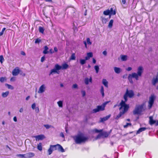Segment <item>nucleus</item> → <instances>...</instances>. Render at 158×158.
<instances>
[{"mask_svg":"<svg viewBox=\"0 0 158 158\" xmlns=\"http://www.w3.org/2000/svg\"><path fill=\"white\" fill-rule=\"evenodd\" d=\"M143 71V68L142 66H139L137 68V73H133L129 74L128 77V79L130 82L133 83L132 78H135L137 81L138 80L139 77H141Z\"/></svg>","mask_w":158,"mask_h":158,"instance_id":"f257e3e1","label":"nucleus"},{"mask_svg":"<svg viewBox=\"0 0 158 158\" xmlns=\"http://www.w3.org/2000/svg\"><path fill=\"white\" fill-rule=\"evenodd\" d=\"M75 143L77 144H81L85 143L88 139L87 137L85 136L82 134H79L73 137Z\"/></svg>","mask_w":158,"mask_h":158,"instance_id":"f03ea898","label":"nucleus"},{"mask_svg":"<svg viewBox=\"0 0 158 158\" xmlns=\"http://www.w3.org/2000/svg\"><path fill=\"white\" fill-rule=\"evenodd\" d=\"M145 109V103H143L141 105H137L133 111L134 114H140Z\"/></svg>","mask_w":158,"mask_h":158,"instance_id":"7ed1b4c3","label":"nucleus"},{"mask_svg":"<svg viewBox=\"0 0 158 158\" xmlns=\"http://www.w3.org/2000/svg\"><path fill=\"white\" fill-rule=\"evenodd\" d=\"M126 102L125 101L122 100L119 105L120 112H122L123 114L127 111L129 108V105L125 103Z\"/></svg>","mask_w":158,"mask_h":158,"instance_id":"20e7f679","label":"nucleus"},{"mask_svg":"<svg viewBox=\"0 0 158 158\" xmlns=\"http://www.w3.org/2000/svg\"><path fill=\"white\" fill-rule=\"evenodd\" d=\"M134 95V94L133 91L131 90H128L127 89L126 92L124 96V98L125 102H127V100L128 97L130 98L132 97Z\"/></svg>","mask_w":158,"mask_h":158,"instance_id":"39448f33","label":"nucleus"},{"mask_svg":"<svg viewBox=\"0 0 158 158\" xmlns=\"http://www.w3.org/2000/svg\"><path fill=\"white\" fill-rule=\"evenodd\" d=\"M60 69H61L60 66L57 64H56L55 65V68L51 70L49 75H53L56 73L59 74V72L58 71Z\"/></svg>","mask_w":158,"mask_h":158,"instance_id":"423d86ee","label":"nucleus"},{"mask_svg":"<svg viewBox=\"0 0 158 158\" xmlns=\"http://www.w3.org/2000/svg\"><path fill=\"white\" fill-rule=\"evenodd\" d=\"M155 98L156 97L154 94L152 95L149 97L148 102V107L149 109H150L152 108V105L154 103Z\"/></svg>","mask_w":158,"mask_h":158,"instance_id":"0eeeda50","label":"nucleus"},{"mask_svg":"<svg viewBox=\"0 0 158 158\" xmlns=\"http://www.w3.org/2000/svg\"><path fill=\"white\" fill-rule=\"evenodd\" d=\"M104 110V106H98L97 107L93 110V113H96L100 111H102Z\"/></svg>","mask_w":158,"mask_h":158,"instance_id":"6e6552de","label":"nucleus"},{"mask_svg":"<svg viewBox=\"0 0 158 158\" xmlns=\"http://www.w3.org/2000/svg\"><path fill=\"white\" fill-rule=\"evenodd\" d=\"M46 90V86L45 85H42L39 88L38 93L39 94H42Z\"/></svg>","mask_w":158,"mask_h":158,"instance_id":"1a4fd4ad","label":"nucleus"},{"mask_svg":"<svg viewBox=\"0 0 158 158\" xmlns=\"http://www.w3.org/2000/svg\"><path fill=\"white\" fill-rule=\"evenodd\" d=\"M149 123L151 125H153L154 123L156 124V126L158 125V121L156 122L155 120H154L153 119V118L152 116H150L149 117Z\"/></svg>","mask_w":158,"mask_h":158,"instance_id":"9d476101","label":"nucleus"},{"mask_svg":"<svg viewBox=\"0 0 158 158\" xmlns=\"http://www.w3.org/2000/svg\"><path fill=\"white\" fill-rule=\"evenodd\" d=\"M20 71L19 68L16 67L13 70L12 73L13 76H16L18 75Z\"/></svg>","mask_w":158,"mask_h":158,"instance_id":"9b49d317","label":"nucleus"},{"mask_svg":"<svg viewBox=\"0 0 158 158\" xmlns=\"http://www.w3.org/2000/svg\"><path fill=\"white\" fill-rule=\"evenodd\" d=\"M92 80L91 77H90L89 79L88 77H86L85 79L84 82L86 85H88L89 84V82L92 83Z\"/></svg>","mask_w":158,"mask_h":158,"instance_id":"f8f14e48","label":"nucleus"},{"mask_svg":"<svg viewBox=\"0 0 158 158\" xmlns=\"http://www.w3.org/2000/svg\"><path fill=\"white\" fill-rule=\"evenodd\" d=\"M34 137L35 138L36 141L42 140L45 138L44 135H39L35 136H34Z\"/></svg>","mask_w":158,"mask_h":158,"instance_id":"ddd939ff","label":"nucleus"},{"mask_svg":"<svg viewBox=\"0 0 158 158\" xmlns=\"http://www.w3.org/2000/svg\"><path fill=\"white\" fill-rule=\"evenodd\" d=\"M158 82V78L157 76L154 77L152 81V83L153 85H155Z\"/></svg>","mask_w":158,"mask_h":158,"instance_id":"4468645a","label":"nucleus"},{"mask_svg":"<svg viewBox=\"0 0 158 158\" xmlns=\"http://www.w3.org/2000/svg\"><path fill=\"white\" fill-rule=\"evenodd\" d=\"M35 155L34 153L29 152L26 154V158H30L34 157Z\"/></svg>","mask_w":158,"mask_h":158,"instance_id":"2eb2a0df","label":"nucleus"},{"mask_svg":"<svg viewBox=\"0 0 158 158\" xmlns=\"http://www.w3.org/2000/svg\"><path fill=\"white\" fill-rule=\"evenodd\" d=\"M111 115L110 114L104 117L103 118H100V122H103L105 121L108 119L110 117Z\"/></svg>","mask_w":158,"mask_h":158,"instance_id":"dca6fc26","label":"nucleus"},{"mask_svg":"<svg viewBox=\"0 0 158 158\" xmlns=\"http://www.w3.org/2000/svg\"><path fill=\"white\" fill-rule=\"evenodd\" d=\"M115 72L117 74L119 73L122 71L121 69L117 67H114V68Z\"/></svg>","mask_w":158,"mask_h":158,"instance_id":"f3484780","label":"nucleus"},{"mask_svg":"<svg viewBox=\"0 0 158 158\" xmlns=\"http://www.w3.org/2000/svg\"><path fill=\"white\" fill-rule=\"evenodd\" d=\"M57 150L61 152H64V149L59 144H57Z\"/></svg>","mask_w":158,"mask_h":158,"instance_id":"a211bd4d","label":"nucleus"},{"mask_svg":"<svg viewBox=\"0 0 158 158\" xmlns=\"http://www.w3.org/2000/svg\"><path fill=\"white\" fill-rule=\"evenodd\" d=\"M93 56V53L92 52H88L87 54V56H86L85 59V60H87L89 59L90 57H92Z\"/></svg>","mask_w":158,"mask_h":158,"instance_id":"6ab92c4d","label":"nucleus"},{"mask_svg":"<svg viewBox=\"0 0 158 158\" xmlns=\"http://www.w3.org/2000/svg\"><path fill=\"white\" fill-rule=\"evenodd\" d=\"M120 57L122 60L125 61L127 60L128 57L127 55H121L120 56Z\"/></svg>","mask_w":158,"mask_h":158,"instance_id":"aec40b11","label":"nucleus"},{"mask_svg":"<svg viewBox=\"0 0 158 158\" xmlns=\"http://www.w3.org/2000/svg\"><path fill=\"white\" fill-rule=\"evenodd\" d=\"M61 69H67L69 67V65L66 63L62 64V66H61Z\"/></svg>","mask_w":158,"mask_h":158,"instance_id":"412c9836","label":"nucleus"},{"mask_svg":"<svg viewBox=\"0 0 158 158\" xmlns=\"http://www.w3.org/2000/svg\"><path fill=\"white\" fill-rule=\"evenodd\" d=\"M147 129L146 127H142L140 128L137 131L136 134H139L140 132L142 131L145 130Z\"/></svg>","mask_w":158,"mask_h":158,"instance_id":"4be33fe9","label":"nucleus"},{"mask_svg":"<svg viewBox=\"0 0 158 158\" xmlns=\"http://www.w3.org/2000/svg\"><path fill=\"white\" fill-rule=\"evenodd\" d=\"M37 149L40 151L42 150V144L41 143H39L37 144Z\"/></svg>","mask_w":158,"mask_h":158,"instance_id":"5701e85b","label":"nucleus"},{"mask_svg":"<svg viewBox=\"0 0 158 158\" xmlns=\"http://www.w3.org/2000/svg\"><path fill=\"white\" fill-rule=\"evenodd\" d=\"M9 92L7 91L5 92H3L2 94V96L3 98H6L9 95Z\"/></svg>","mask_w":158,"mask_h":158,"instance_id":"b1692460","label":"nucleus"},{"mask_svg":"<svg viewBox=\"0 0 158 158\" xmlns=\"http://www.w3.org/2000/svg\"><path fill=\"white\" fill-rule=\"evenodd\" d=\"M102 84L104 85L105 86H106V87H108V82L106 79H103L102 81Z\"/></svg>","mask_w":158,"mask_h":158,"instance_id":"393cba45","label":"nucleus"},{"mask_svg":"<svg viewBox=\"0 0 158 158\" xmlns=\"http://www.w3.org/2000/svg\"><path fill=\"white\" fill-rule=\"evenodd\" d=\"M110 10V15H115L116 14L115 11L114 10H113V8H111Z\"/></svg>","mask_w":158,"mask_h":158,"instance_id":"a878e982","label":"nucleus"},{"mask_svg":"<svg viewBox=\"0 0 158 158\" xmlns=\"http://www.w3.org/2000/svg\"><path fill=\"white\" fill-rule=\"evenodd\" d=\"M101 19L102 22L103 24L106 23L107 21V19L103 16L101 17Z\"/></svg>","mask_w":158,"mask_h":158,"instance_id":"bb28decb","label":"nucleus"},{"mask_svg":"<svg viewBox=\"0 0 158 158\" xmlns=\"http://www.w3.org/2000/svg\"><path fill=\"white\" fill-rule=\"evenodd\" d=\"M101 133L102 134V136H103L105 137H107L109 135V134L108 133L106 132H102Z\"/></svg>","mask_w":158,"mask_h":158,"instance_id":"cd10ccee","label":"nucleus"},{"mask_svg":"<svg viewBox=\"0 0 158 158\" xmlns=\"http://www.w3.org/2000/svg\"><path fill=\"white\" fill-rule=\"evenodd\" d=\"M48 47L47 46H45L44 47V51L43 52V53L44 54H46L48 53Z\"/></svg>","mask_w":158,"mask_h":158,"instance_id":"c85d7f7f","label":"nucleus"},{"mask_svg":"<svg viewBox=\"0 0 158 158\" xmlns=\"http://www.w3.org/2000/svg\"><path fill=\"white\" fill-rule=\"evenodd\" d=\"M113 22L114 21L113 19H111L108 25V27H109L111 28L112 27Z\"/></svg>","mask_w":158,"mask_h":158,"instance_id":"c756f323","label":"nucleus"},{"mask_svg":"<svg viewBox=\"0 0 158 158\" xmlns=\"http://www.w3.org/2000/svg\"><path fill=\"white\" fill-rule=\"evenodd\" d=\"M50 146L53 151L57 150V144L56 145H51Z\"/></svg>","mask_w":158,"mask_h":158,"instance_id":"7c9ffc66","label":"nucleus"},{"mask_svg":"<svg viewBox=\"0 0 158 158\" xmlns=\"http://www.w3.org/2000/svg\"><path fill=\"white\" fill-rule=\"evenodd\" d=\"M5 86H7L8 89L11 90H13L14 89V87L12 86L7 84H6Z\"/></svg>","mask_w":158,"mask_h":158,"instance_id":"2f4dec72","label":"nucleus"},{"mask_svg":"<svg viewBox=\"0 0 158 158\" xmlns=\"http://www.w3.org/2000/svg\"><path fill=\"white\" fill-rule=\"evenodd\" d=\"M72 88L73 89H78V85L77 84H74L73 85Z\"/></svg>","mask_w":158,"mask_h":158,"instance_id":"473e14b6","label":"nucleus"},{"mask_svg":"<svg viewBox=\"0 0 158 158\" xmlns=\"http://www.w3.org/2000/svg\"><path fill=\"white\" fill-rule=\"evenodd\" d=\"M63 101H59L57 102V103L58 106L60 107H63Z\"/></svg>","mask_w":158,"mask_h":158,"instance_id":"72a5a7b5","label":"nucleus"},{"mask_svg":"<svg viewBox=\"0 0 158 158\" xmlns=\"http://www.w3.org/2000/svg\"><path fill=\"white\" fill-rule=\"evenodd\" d=\"M100 92L102 95V97H104V89L103 86L101 87Z\"/></svg>","mask_w":158,"mask_h":158,"instance_id":"f704fd0d","label":"nucleus"},{"mask_svg":"<svg viewBox=\"0 0 158 158\" xmlns=\"http://www.w3.org/2000/svg\"><path fill=\"white\" fill-rule=\"evenodd\" d=\"M110 10L109 9L103 12V14L105 15H110Z\"/></svg>","mask_w":158,"mask_h":158,"instance_id":"c9c22d12","label":"nucleus"},{"mask_svg":"<svg viewBox=\"0 0 158 158\" xmlns=\"http://www.w3.org/2000/svg\"><path fill=\"white\" fill-rule=\"evenodd\" d=\"M39 30L40 32L42 34L44 33V29L43 27H40L39 28Z\"/></svg>","mask_w":158,"mask_h":158,"instance_id":"e433bc0d","label":"nucleus"},{"mask_svg":"<svg viewBox=\"0 0 158 158\" xmlns=\"http://www.w3.org/2000/svg\"><path fill=\"white\" fill-rule=\"evenodd\" d=\"M123 113L120 112L119 114L117 115L116 117L115 118L116 119H118L120 117L123 115Z\"/></svg>","mask_w":158,"mask_h":158,"instance_id":"4c0bfd02","label":"nucleus"},{"mask_svg":"<svg viewBox=\"0 0 158 158\" xmlns=\"http://www.w3.org/2000/svg\"><path fill=\"white\" fill-rule=\"evenodd\" d=\"M53 151V150L50 146L49 148L48 151L49 155H51Z\"/></svg>","mask_w":158,"mask_h":158,"instance_id":"58836bf2","label":"nucleus"},{"mask_svg":"<svg viewBox=\"0 0 158 158\" xmlns=\"http://www.w3.org/2000/svg\"><path fill=\"white\" fill-rule=\"evenodd\" d=\"M85 59H81L80 60V63L81 65H83L85 63L86 60Z\"/></svg>","mask_w":158,"mask_h":158,"instance_id":"ea45409f","label":"nucleus"},{"mask_svg":"<svg viewBox=\"0 0 158 158\" xmlns=\"http://www.w3.org/2000/svg\"><path fill=\"white\" fill-rule=\"evenodd\" d=\"M94 69L96 71V73H98L99 69V68L98 65H95L94 66Z\"/></svg>","mask_w":158,"mask_h":158,"instance_id":"a19ab883","label":"nucleus"},{"mask_svg":"<svg viewBox=\"0 0 158 158\" xmlns=\"http://www.w3.org/2000/svg\"><path fill=\"white\" fill-rule=\"evenodd\" d=\"M6 80V78L5 77H0V81L1 82H3Z\"/></svg>","mask_w":158,"mask_h":158,"instance_id":"79ce46f5","label":"nucleus"},{"mask_svg":"<svg viewBox=\"0 0 158 158\" xmlns=\"http://www.w3.org/2000/svg\"><path fill=\"white\" fill-rule=\"evenodd\" d=\"M75 54L74 53L72 54L70 58V59L71 60H75Z\"/></svg>","mask_w":158,"mask_h":158,"instance_id":"37998d69","label":"nucleus"},{"mask_svg":"<svg viewBox=\"0 0 158 158\" xmlns=\"http://www.w3.org/2000/svg\"><path fill=\"white\" fill-rule=\"evenodd\" d=\"M87 43L89 45L92 44V42L90 41V39L89 38H87L86 39Z\"/></svg>","mask_w":158,"mask_h":158,"instance_id":"c03bdc74","label":"nucleus"},{"mask_svg":"<svg viewBox=\"0 0 158 158\" xmlns=\"http://www.w3.org/2000/svg\"><path fill=\"white\" fill-rule=\"evenodd\" d=\"M26 154H19L17 155L18 156L22 158H26V156H25Z\"/></svg>","mask_w":158,"mask_h":158,"instance_id":"a18cd8bd","label":"nucleus"},{"mask_svg":"<svg viewBox=\"0 0 158 158\" xmlns=\"http://www.w3.org/2000/svg\"><path fill=\"white\" fill-rule=\"evenodd\" d=\"M44 126L47 129H48L49 128H50L52 126H51V125H48V124H46V125H44Z\"/></svg>","mask_w":158,"mask_h":158,"instance_id":"49530a36","label":"nucleus"},{"mask_svg":"<svg viewBox=\"0 0 158 158\" xmlns=\"http://www.w3.org/2000/svg\"><path fill=\"white\" fill-rule=\"evenodd\" d=\"M41 41V40L39 39H36L35 41V44L39 43Z\"/></svg>","mask_w":158,"mask_h":158,"instance_id":"de8ad7c7","label":"nucleus"},{"mask_svg":"<svg viewBox=\"0 0 158 158\" xmlns=\"http://www.w3.org/2000/svg\"><path fill=\"white\" fill-rule=\"evenodd\" d=\"M131 123H126V125H124V128H127L128 126H131Z\"/></svg>","mask_w":158,"mask_h":158,"instance_id":"09e8293b","label":"nucleus"},{"mask_svg":"<svg viewBox=\"0 0 158 158\" xmlns=\"http://www.w3.org/2000/svg\"><path fill=\"white\" fill-rule=\"evenodd\" d=\"M36 107V104L35 103H33L31 106V108L32 109L35 110Z\"/></svg>","mask_w":158,"mask_h":158,"instance_id":"8fccbe9b","label":"nucleus"},{"mask_svg":"<svg viewBox=\"0 0 158 158\" xmlns=\"http://www.w3.org/2000/svg\"><path fill=\"white\" fill-rule=\"evenodd\" d=\"M81 93L83 97H84L86 94V93L85 91L84 90H82L81 91Z\"/></svg>","mask_w":158,"mask_h":158,"instance_id":"3c124183","label":"nucleus"},{"mask_svg":"<svg viewBox=\"0 0 158 158\" xmlns=\"http://www.w3.org/2000/svg\"><path fill=\"white\" fill-rule=\"evenodd\" d=\"M4 60L3 56L2 55L0 56V61L1 63L2 62V61Z\"/></svg>","mask_w":158,"mask_h":158,"instance_id":"603ef678","label":"nucleus"},{"mask_svg":"<svg viewBox=\"0 0 158 158\" xmlns=\"http://www.w3.org/2000/svg\"><path fill=\"white\" fill-rule=\"evenodd\" d=\"M94 131L96 133L101 132L102 131V130H98L97 129H95Z\"/></svg>","mask_w":158,"mask_h":158,"instance_id":"864d4df0","label":"nucleus"},{"mask_svg":"<svg viewBox=\"0 0 158 158\" xmlns=\"http://www.w3.org/2000/svg\"><path fill=\"white\" fill-rule=\"evenodd\" d=\"M35 111L36 113H38L39 112V108L38 107H36L35 109Z\"/></svg>","mask_w":158,"mask_h":158,"instance_id":"5fc2aeb1","label":"nucleus"},{"mask_svg":"<svg viewBox=\"0 0 158 158\" xmlns=\"http://www.w3.org/2000/svg\"><path fill=\"white\" fill-rule=\"evenodd\" d=\"M44 60H45V56H44L41 58V62H43L44 61Z\"/></svg>","mask_w":158,"mask_h":158,"instance_id":"6e6d98bb","label":"nucleus"},{"mask_svg":"<svg viewBox=\"0 0 158 158\" xmlns=\"http://www.w3.org/2000/svg\"><path fill=\"white\" fill-rule=\"evenodd\" d=\"M132 69L131 67H129L126 69V70L127 71H130Z\"/></svg>","mask_w":158,"mask_h":158,"instance_id":"4d7b16f0","label":"nucleus"},{"mask_svg":"<svg viewBox=\"0 0 158 158\" xmlns=\"http://www.w3.org/2000/svg\"><path fill=\"white\" fill-rule=\"evenodd\" d=\"M103 54L105 56H106L107 55V52L106 51H104L102 52Z\"/></svg>","mask_w":158,"mask_h":158,"instance_id":"13d9d810","label":"nucleus"},{"mask_svg":"<svg viewBox=\"0 0 158 158\" xmlns=\"http://www.w3.org/2000/svg\"><path fill=\"white\" fill-rule=\"evenodd\" d=\"M102 136V134L101 133L99 134L97 137V139L99 138Z\"/></svg>","mask_w":158,"mask_h":158,"instance_id":"bf43d9fd","label":"nucleus"},{"mask_svg":"<svg viewBox=\"0 0 158 158\" xmlns=\"http://www.w3.org/2000/svg\"><path fill=\"white\" fill-rule=\"evenodd\" d=\"M21 54L23 56H25L26 55L25 53L23 51H21Z\"/></svg>","mask_w":158,"mask_h":158,"instance_id":"052dcab7","label":"nucleus"},{"mask_svg":"<svg viewBox=\"0 0 158 158\" xmlns=\"http://www.w3.org/2000/svg\"><path fill=\"white\" fill-rule=\"evenodd\" d=\"M60 136L62 137H64V135L62 132H61L60 134Z\"/></svg>","mask_w":158,"mask_h":158,"instance_id":"680f3d73","label":"nucleus"},{"mask_svg":"<svg viewBox=\"0 0 158 158\" xmlns=\"http://www.w3.org/2000/svg\"><path fill=\"white\" fill-rule=\"evenodd\" d=\"M23 108H21L19 110V112L20 113H22L23 111Z\"/></svg>","mask_w":158,"mask_h":158,"instance_id":"e2e57ef3","label":"nucleus"},{"mask_svg":"<svg viewBox=\"0 0 158 158\" xmlns=\"http://www.w3.org/2000/svg\"><path fill=\"white\" fill-rule=\"evenodd\" d=\"M13 120L15 122H17V118H16V117L15 116V117H14V118H13Z\"/></svg>","mask_w":158,"mask_h":158,"instance_id":"0e129e2a","label":"nucleus"},{"mask_svg":"<svg viewBox=\"0 0 158 158\" xmlns=\"http://www.w3.org/2000/svg\"><path fill=\"white\" fill-rule=\"evenodd\" d=\"M83 43H84V44L85 45V48H87V42H86L85 41H84L83 42Z\"/></svg>","mask_w":158,"mask_h":158,"instance_id":"69168bd1","label":"nucleus"},{"mask_svg":"<svg viewBox=\"0 0 158 158\" xmlns=\"http://www.w3.org/2000/svg\"><path fill=\"white\" fill-rule=\"evenodd\" d=\"M93 62L94 64H95L96 62V60L94 58L93 59Z\"/></svg>","mask_w":158,"mask_h":158,"instance_id":"338daca9","label":"nucleus"},{"mask_svg":"<svg viewBox=\"0 0 158 158\" xmlns=\"http://www.w3.org/2000/svg\"><path fill=\"white\" fill-rule=\"evenodd\" d=\"M122 3L123 4H125L126 3V0H122Z\"/></svg>","mask_w":158,"mask_h":158,"instance_id":"774afa93","label":"nucleus"}]
</instances>
